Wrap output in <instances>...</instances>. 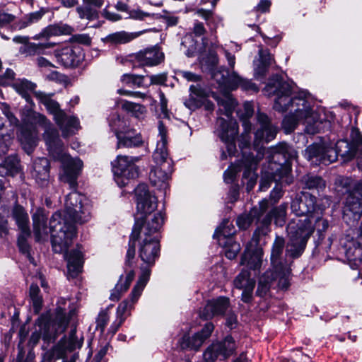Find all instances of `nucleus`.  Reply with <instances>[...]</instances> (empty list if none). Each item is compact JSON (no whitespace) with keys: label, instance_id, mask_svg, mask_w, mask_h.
I'll list each match as a JSON object with an SVG mask.
<instances>
[{"label":"nucleus","instance_id":"1","mask_svg":"<svg viewBox=\"0 0 362 362\" xmlns=\"http://www.w3.org/2000/svg\"><path fill=\"white\" fill-rule=\"evenodd\" d=\"M266 91L269 93L274 92L276 95L274 105V108L276 111L290 112L282 122L286 134L293 132L300 122L305 125V130L309 134H315L320 132L322 127L329 126V119L321 118L317 112L313 111L312 102L310 101L307 93L303 91L297 95L291 96V85L279 79L273 83H269L266 86Z\"/></svg>","mask_w":362,"mask_h":362},{"label":"nucleus","instance_id":"2","mask_svg":"<svg viewBox=\"0 0 362 362\" xmlns=\"http://www.w3.org/2000/svg\"><path fill=\"white\" fill-rule=\"evenodd\" d=\"M84 197L74 191L65 199L64 216L55 212L49 221L52 250L56 253L66 252L76 235L74 223H83L90 218L89 207L83 204Z\"/></svg>","mask_w":362,"mask_h":362},{"label":"nucleus","instance_id":"3","mask_svg":"<svg viewBox=\"0 0 362 362\" xmlns=\"http://www.w3.org/2000/svg\"><path fill=\"white\" fill-rule=\"evenodd\" d=\"M291 209L297 216L303 218L293 219L287 226L289 240L287 243L286 252L293 258L298 257L303 253L307 241L314 231L311 224L313 213L322 211L324 208L316 204V197L308 193H303L296 196L292 201Z\"/></svg>","mask_w":362,"mask_h":362},{"label":"nucleus","instance_id":"4","mask_svg":"<svg viewBox=\"0 0 362 362\" xmlns=\"http://www.w3.org/2000/svg\"><path fill=\"white\" fill-rule=\"evenodd\" d=\"M351 142L339 140L334 145L329 141L310 145L305 151L308 160L318 165H329L340 156L344 161L356 157L358 166L362 170V134L357 127H352L350 133Z\"/></svg>","mask_w":362,"mask_h":362},{"label":"nucleus","instance_id":"5","mask_svg":"<svg viewBox=\"0 0 362 362\" xmlns=\"http://www.w3.org/2000/svg\"><path fill=\"white\" fill-rule=\"evenodd\" d=\"M164 222V217L160 214L152 218V226L148 223L144 227H140V222L134 224L130 236L129 248L126 255V265L132 267L135 257V241H139V257L148 266L154 264L158 257L160 245L155 234L160 228Z\"/></svg>","mask_w":362,"mask_h":362},{"label":"nucleus","instance_id":"6","mask_svg":"<svg viewBox=\"0 0 362 362\" xmlns=\"http://www.w3.org/2000/svg\"><path fill=\"white\" fill-rule=\"evenodd\" d=\"M34 119L36 123L45 128L43 137L50 156L54 160L62 163L63 168L62 180L68 182L71 188H74L76 185V179L83 168L82 160L78 158H72L66 153L58 131L49 126V122L44 115L37 114L34 116Z\"/></svg>","mask_w":362,"mask_h":362},{"label":"nucleus","instance_id":"7","mask_svg":"<svg viewBox=\"0 0 362 362\" xmlns=\"http://www.w3.org/2000/svg\"><path fill=\"white\" fill-rule=\"evenodd\" d=\"M286 206L281 204L274 208L261 220V226H258L254 232L251 240L246 245L245 250L241 257V264L246 265L254 271L259 269L262 262L261 249L259 247V238L261 235H266L269 233V226L273 218L276 226H283L286 222Z\"/></svg>","mask_w":362,"mask_h":362},{"label":"nucleus","instance_id":"8","mask_svg":"<svg viewBox=\"0 0 362 362\" xmlns=\"http://www.w3.org/2000/svg\"><path fill=\"white\" fill-rule=\"evenodd\" d=\"M268 151L270 154L269 165L267 169L262 171L259 187L260 191H266L273 181L285 185L293 182V177L291 175V168L286 162V154L288 151L287 144L280 143L271 147Z\"/></svg>","mask_w":362,"mask_h":362},{"label":"nucleus","instance_id":"9","mask_svg":"<svg viewBox=\"0 0 362 362\" xmlns=\"http://www.w3.org/2000/svg\"><path fill=\"white\" fill-rule=\"evenodd\" d=\"M158 132L160 137L157 142L156 148L153 154L156 163L149 173L151 183L160 189L165 190L168 186V180L173 172V161L168 157L167 149L166 133L167 130L162 122L158 123Z\"/></svg>","mask_w":362,"mask_h":362},{"label":"nucleus","instance_id":"10","mask_svg":"<svg viewBox=\"0 0 362 362\" xmlns=\"http://www.w3.org/2000/svg\"><path fill=\"white\" fill-rule=\"evenodd\" d=\"M69 322L65 310L58 307L55 310V315L51 319L47 315H41L37 322V327L29 339V344L35 346L40 338L45 341L54 340L59 334L64 332Z\"/></svg>","mask_w":362,"mask_h":362},{"label":"nucleus","instance_id":"11","mask_svg":"<svg viewBox=\"0 0 362 362\" xmlns=\"http://www.w3.org/2000/svg\"><path fill=\"white\" fill-rule=\"evenodd\" d=\"M243 132L240 138L239 147L243 151V167L244 168L243 178L248 179L247 189L249 191L252 189L255 184L257 175L255 170L259 162L263 158L264 155V149L258 146V148L254 145V150L256 155L253 152H247L245 149L250 148V133L252 124L250 121L244 120L243 123Z\"/></svg>","mask_w":362,"mask_h":362},{"label":"nucleus","instance_id":"12","mask_svg":"<svg viewBox=\"0 0 362 362\" xmlns=\"http://www.w3.org/2000/svg\"><path fill=\"white\" fill-rule=\"evenodd\" d=\"M151 269L146 267H141V275L136 284L133 288L129 299L121 302L116 311V319L110 327V332L115 334L120 326L124 323L127 316L130 315V312L134 308V305L141 296L144 288L149 280Z\"/></svg>","mask_w":362,"mask_h":362},{"label":"nucleus","instance_id":"13","mask_svg":"<svg viewBox=\"0 0 362 362\" xmlns=\"http://www.w3.org/2000/svg\"><path fill=\"white\" fill-rule=\"evenodd\" d=\"M33 93L36 98L54 115L64 137L70 136L76 133L79 128L78 119L75 117L68 116L60 109L59 103L52 98L53 93L47 94L42 91H35Z\"/></svg>","mask_w":362,"mask_h":362},{"label":"nucleus","instance_id":"14","mask_svg":"<svg viewBox=\"0 0 362 362\" xmlns=\"http://www.w3.org/2000/svg\"><path fill=\"white\" fill-rule=\"evenodd\" d=\"M336 185L347 193L344 210V218L353 215L356 220L362 215V180H355L347 177H339Z\"/></svg>","mask_w":362,"mask_h":362},{"label":"nucleus","instance_id":"15","mask_svg":"<svg viewBox=\"0 0 362 362\" xmlns=\"http://www.w3.org/2000/svg\"><path fill=\"white\" fill-rule=\"evenodd\" d=\"M135 197L136 202V214L135 215V224L140 222V227H144L148 223L152 226V218L155 216L163 214L159 212L152 215L151 214L157 208V199L152 194L146 185L140 184L135 189Z\"/></svg>","mask_w":362,"mask_h":362},{"label":"nucleus","instance_id":"16","mask_svg":"<svg viewBox=\"0 0 362 362\" xmlns=\"http://www.w3.org/2000/svg\"><path fill=\"white\" fill-rule=\"evenodd\" d=\"M139 160V157L118 156L117 159L112 162L115 180L119 187H124L128 184L129 180L138 177L139 170L136 163Z\"/></svg>","mask_w":362,"mask_h":362},{"label":"nucleus","instance_id":"17","mask_svg":"<svg viewBox=\"0 0 362 362\" xmlns=\"http://www.w3.org/2000/svg\"><path fill=\"white\" fill-rule=\"evenodd\" d=\"M83 343V334H78L76 327H74L71 329L69 335L65 337L57 346L45 354L44 359L49 361L55 358L62 359L64 358L66 351L71 352L79 349L81 348Z\"/></svg>","mask_w":362,"mask_h":362},{"label":"nucleus","instance_id":"18","mask_svg":"<svg viewBox=\"0 0 362 362\" xmlns=\"http://www.w3.org/2000/svg\"><path fill=\"white\" fill-rule=\"evenodd\" d=\"M213 78L220 85L227 90H233L238 87L243 90H251L257 92L258 88L250 81L241 78L235 71L230 72L229 70L222 69L213 74Z\"/></svg>","mask_w":362,"mask_h":362},{"label":"nucleus","instance_id":"19","mask_svg":"<svg viewBox=\"0 0 362 362\" xmlns=\"http://www.w3.org/2000/svg\"><path fill=\"white\" fill-rule=\"evenodd\" d=\"M216 124L218 126V135L226 144L229 156L235 155L236 152L235 141L238 133L237 122L231 118H229L228 120L218 118Z\"/></svg>","mask_w":362,"mask_h":362},{"label":"nucleus","instance_id":"20","mask_svg":"<svg viewBox=\"0 0 362 362\" xmlns=\"http://www.w3.org/2000/svg\"><path fill=\"white\" fill-rule=\"evenodd\" d=\"M238 344L231 336L226 337L222 341L213 343L204 353L206 362H214L219 356L227 358L236 350Z\"/></svg>","mask_w":362,"mask_h":362},{"label":"nucleus","instance_id":"21","mask_svg":"<svg viewBox=\"0 0 362 362\" xmlns=\"http://www.w3.org/2000/svg\"><path fill=\"white\" fill-rule=\"evenodd\" d=\"M257 122L259 128L255 134L254 145L257 148L263 142H269L273 140L277 134V127L273 124L267 115L263 113L257 115Z\"/></svg>","mask_w":362,"mask_h":362},{"label":"nucleus","instance_id":"22","mask_svg":"<svg viewBox=\"0 0 362 362\" xmlns=\"http://www.w3.org/2000/svg\"><path fill=\"white\" fill-rule=\"evenodd\" d=\"M234 286L242 292V300L246 303H250L253 298V290L255 281L251 278L247 269H243L233 281Z\"/></svg>","mask_w":362,"mask_h":362},{"label":"nucleus","instance_id":"23","mask_svg":"<svg viewBox=\"0 0 362 362\" xmlns=\"http://www.w3.org/2000/svg\"><path fill=\"white\" fill-rule=\"evenodd\" d=\"M214 330V325L211 323H206L201 332L196 333L192 337L185 335L180 341V347L182 349H190L198 350L204 341L210 337Z\"/></svg>","mask_w":362,"mask_h":362},{"label":"nucleus","instance_id":"24","mask_svg":"<svg viewBox=\"0 0 362 362\" xmlns=\"http://www.w3.org/2000/svg\"><path fill=\"white\" fill-rule=\"evenodd\" d=\"M269 208V202L267 199H262L259 202V206L254 207L248 214H243L238 217L236 223L241 229L247 228L251 223L256 220L260 221L262 216Z\"/></svg>","mask_w":362,"mask_h":362},{"label":"nucleus","instance_id":"25","mask_svg":"<svg viewBox=\"0 0 362 362\" xmlns=\"http://www.w3.org/2000/svg\"><path fill=\"white\" fill-rule=\"evenodd\" d=\"M129 18L138 21L160 18L164 21L168 26H175L179 22V17L165 10L163 11V14L158 16L155 13L144 12L139 8L132 9L129 11Z\"/></svg>","mask_w":362,"mask_h":362},{"label":"nucleus","instance_id":"26","mask_svg":"<svg viewBox=\"0 0 362 362\" xmlns=\"http://www.w3.org/2000/svg\"><path fill=\"white\" fill-rule=\"evenodd\" d=\"M136 62L141 66H156L164 59V54L158 47L141 50L136 54Z\"/></svg>","mask_w":362,"mask_h":362},{"label":"nucleus","instance_id":"27","mask_svg":"<svg viewBox=\"0 0 362 362\" xmlns=\"http://www.w3.org/2000/svg\"><path fill=\"white\" fill-rule=\"evenodd\" d=\"M79 47L66 46L54 51L57 62L66 67L74 66L80 61Z\"/></svg>","mask_w":362,"mask_h":362},{"label":"nucleus","instance_id":"28","mask_svg":"<svg viewBox=\"0 0 362 362\" xmlns=\"http://www.w3.org/2000/svg\"><path fill=\"white\" fill-rule=\"evenodd\" d=\"M229 306V299L226 297H218L207 302L201 317L204 319H209L216 315H223Z\"/></svg>","mask_w":362,"mask_h":362},{"label":"nucleus","instance_id":"29","mask_svg":"<svg viewBox=\"0 0 362 362\" xmlns=\"http://www.w3.org/2000/svg\"><path fill=\"white\" fill-rule=\"evenodd\" d=\"M32 218L35 239L37 241H40L45 238L48 235L47 215L43 209H38L33 214Z\"/></svg>","mask_w":362,"mask_h":362},{"label":"nucleus","instance_id":"30","mask_svg":"<svg viewBox=\"0 0 362 362\" xmlns=\"http://www.w3.org/2000/svg\"><path fill=\"white\" fill-rule=\"evenodd\" d=\"M65 258L67 261V269L69 275L74 278L81 271L83 259V254L79 250H73L70 253L65 255Z\"/></svg>","mask_w":362,"mask_h":362},{"label":"nucleus","instance_id":"31","mask_svg":"<svg viewBox=\"0 0 362 362\" xmlns=\"http://www.w3.org/2000/svg\"><path fill=\"white\" fill-rule=\"evenodd\" d=\"M117 148H134L143 144V140L140 134H136L129 129L125 132L117 133Z\"/></svg>","mask_w":362,"mask_h":362},{"label":"nucleus","instance_id":"32","mask_svg":"<svg viewBox=\"0 0 362 362\" xmlns=\"http://www.w3.org/2000/svg\"><path fill=\"white\" fill-rule=\"evenodd\" d=\"M11 215L21 232L28 234L30 230V220L25 209L18 203H16L12 209Z\"/></svg>","mask_w":362,"mask_h":362},{"label":"nucleus","instance_id":"33","mask_svg":"<svg viewBox=\"0 0 362 362\" xmlns=\"http://www.w3.org/2000/svg\"><path fill=\"white\" fill-rule=\"evenodd\" d=\"M189 90L191 93L185 105L189 110H194L203 106L206 96L202 88L195 86H191Z\"/></svg>","mask_w":362,"mask_h":362},{"label":"nucleus","instance_id":"34","mask_svg":"<svg viewBox=\"0 0 362 362\" xmlns=\"http://www.w3.org/2000/svg\"><path fill=\"white\" fill-rule=\"evenodd\" d=\"M33 177L37 182L45 185L49 177V161L45 158H39L34 163Z\"/></svg>","mask_w":362,"mask_h":362},{"label":"nucleus","instance_id":"35","mask_svg":"<svg viewBox=\"0 0 362 362\" xmlns=\"http://www.w3.org/2000/svg\"><path fill=\"white\" fill-rule=\"evenodd\" d=\"M36 86L35 83L25 78L18 79L12 84L13 89L29 103L32 102L30 93Z\"/></svg>","mask_w":362,"mask_h":362},{"label":"nucleus","instance_id":"36","mask_svg":"<svg viewBox=\"0 0 362 362\" xmlns=\"http://www.w3.org/2000/svg\"><path fill=\"white\" fill-rule=\"evenodd\" d=\"M279 268H272L271 273L272 281H276L278 287L281 289H287L289 286V275L291 270L286 265H280Z\"/></svg>","mask_w":362,"mask_h":362},{"label":"nucleus","instance_id":"37","mask_svg":"<svg viewBox=\"0 0 362 362\" xmlns=\"http://www.w3.org/2000/svg\"><path fill=\"white\" fill-rule=\"evenodd\" d=\"M71 28L70 26L64 24L51 25L45 28L41 33L33 37L34 40L41 38H48L51 36H57L70 33Z\"/></svg>","mask_w":362,"mask_h":362},{"label":"nucleus","instance_id":"38","mask_svg":"<svg viewBox=\"0 0 362 362\" xmlns=\"http://www.w3.org/2000/svg\"><path fill=\"white\" fill-rule=\"evenodd\" d=\"M139 35L140 33L116 32L106 36L104 41L112 45L125 44L135 39Z\"/></svg>","mask_w":362,"mask_h":362},{"label":"nucleus","instance_id":"39","mask_svg":"<svg viewBox=\"0 0 362 362\" xmlns=\"http://www.w3.org/2000/svg\"><path fill=\"white\" fill-rule=\"evenodd\" d=\"M285 245L284 239L281 237L276 236L272 249L271 254V263L272 268H279L280 265H284L281 260V255H282Z\"/></svg>","mask_w":362,"mask_h":362},{"label":"nucleus","instance_id":"40","mask_svg":"<svg viewBox=\"0 0 362 362\" xmlns=\"http://www.w3.org/2000/svg\"><path fill=\"white\" fill-rule=\"evenodd\" d=\"M54 44L52 43H45V44H36L29 42V41L25 45L20 47L19 52L21 54H25V56H34L38 55L44 53V50L46 48H49L53 47Z\"/></svg>","mask_w":362,"mask_h":362},{"label":"nucleus","instance_id":"41","mask_svg":"<svg viewBox=\"0 0 362 362\" xmlns=\"http://www.w3.org/2000/svg\"><path fill=\"white\" fill-rule=\"evenodd\" d=\"M235 230L232 223L228 220H224L221 226L216 229L215 235H217L218 244L227 241L229 238H233Z\"/></svg>","mask_w":362,"mask_h":362},{"label":"nucleus","instance_id":"42","mask_svg":"<svg viewBox=\"0 0 362 362\" xmlns=\"http://www.w3.org/2000/svg\"><path fill=\"white\" fill-rule=\"evenodd\" d=\"M302 184L303 185V188L310 190L315 189L317 192L322 190L325 187V182L321 177L312 175L303 176Z\"/></svg>","mask_w":362,"mask_h":362},{"label":"nucleus","instance_id":"43","mask_svg":"<svg viewBox=\"0 0 362 362\" xmlns=\"http://www.w3.org/2000/svg\"><path fill=\"white\" fill-rule=\"evenodd\" d=\"M45 13V11L42 9L30 13L24 16L22 19H20L16 25H13V28L18 30L24 29L32 23H36L40 20Z\"/></svg>","mask_w":362,"mask_h":362},{"label":"nucleus","instance_id":"44","mask_svg":"<svg viewBox=\"0 0 362 362\" xmlns=\"http://www.w3.org/2000/svg\"><path fill=\"white\" fill-rule=\"evenodd\" d=\"M216 100L219 106L218 111L229 118L236 105L235 100L231 95H226L223 98H217Z\"/></svg>","mask_w":362,"mask_h":362},{"label":"nucleus","instance_id":"45","mask_svg":"<svg viewBox=\"0 0 362 362\" xmlns=\"http://www.w3.org/2000/svg\"><path fill=\"white\" fill-rule=\"evenodd\" d=\"M196 13L205 20L207 25L211 30H216L217 24L222 21V18L220 16H215L211 10L198 8Z\"/></svg>","mask_w":362,"mask_h":362},{"label":"nucleus","instance_id":"46","mask_svg":"<svg viewBox=\"0 0 362 362\" xmlns=\"http://www.w3.org/2000/svg\"><path fill=\"white\" fill-rule=\"evenodd\" d=\"M272 276L271 271L268 270L259 278L256 291L257 296L263 297L267 295L272 283L273 278H271Z\"/></svg>","mask_w":362,"mask_h":362},{"label":"nucleus","instance_id":"47","mask_svg":"<svg viewBox=\"0 0 362 362\" xmlns=\"http://www.w3.org/2000/svg\"><path fill=\"white\" fill-rule=\"evenodd\" d=\"M19 139L28 153H31L37 144L36 136L30 132L22 131Z\"/></svg>","mask_w":362,"mask_h":362},{"label":"nucleus","instance_id":"48","mask_svg":"<svg viewBox=\"0 0 362 362\" xmlns=\"http://www.w3.org/2000/svg\"><path fill=\"white\" fill-rule=\"evenodd\" d=\"M121 107L127 112H131L134 117L139 118L146 112V107L139 103H135L128 100H121Z\"/></svg>","mask_w":362,"mask_h":362},{"label":"nucleus","instance_id":"49","mask_svg":"<svg viewBox=\"0 0 362 362\" xmlns=\"http://www.w3.org/2000/svg\"><path fill=\"white\" fill-rule=\"evenodd\" d=\"M225 249L226 257L229 259H233L240 250V245L233 238H229L227 241L219 244Z\"/></svg>","mask_w":362,"mask_h":362},{"label":"nucleus","instance_id":"50","mask_svg":"<svg viewBox=\"0 0 362 362\" xmlns=\"http://www.w3.org/2000/svg\"><path fill=\"white\" fill-rule=\"evenodd\" d=\"M40 290L37 284H32L30 287V297L35 313H38L42 305V298L40 294Z\"/></svg>","mask_w":362,"mask_h":362},{"label":"nucleus","instance_id":"51","mask_svg":"<svg viewBox=\"0 0 362 362\" xmlns=\"http://www.w3.org/2000/svg\"><path fill=\"white\" fill-rule=\"evenodd\" d=\"M3 165L11 175H14L20 171L19 159L16 155H11L6 158Z\"/></svg>","mask_w":362,"mask_h":362},{"label":"nucleus","instance_id":"52","mask_svg":"<svg viewBox=\"0 0 362 362\" xmlns=\"http://www.w3.org/2000/svg\"><path fill=\"white\" fill-rule=\"evenodd\" d=\"M18 21V17L13 13H10L6 11H0V28H10L11 30H15L13 28V25H16Z\"/></svg>","mask_w":362,"mask_h":362},{"label":"nucleus","instance_id":"53","mask_svg":"<svg viewBox=\"0 0 362 362\" xmlns=\"http://www.w3.org/2000/svg\"><path fill=\"white\" fill-rule=\"evenodd\" d=\"M77 12L79 17L82 19L94 20L98 17V11L91 5L83 4L82 6L77 8Z\"/></svg>","mask_w":362,"mask_h":362},{"label":"nucleus","instance_id":"54","mask_svg":"<svg viewBox=\"0 0 362 362\" xmlns=\"http://www.w3.org/2000/svg\"><path fill=\"white\" fill-rule=\"evenodd\" d=\"M110 126L112 131L115 132L116 136H117V133L119 132H125L129 128L126 126V122L117 114H114L112 115Z\"/></svg>","mask_w":362,"mask_h":362},{"label":"nucleus","instance_id":"55","mask_svg":"<svg viewBox=\"0 0 362 362\" xmlns=\"http://www.w3.org/2000/svg\"><path fill=\"white\" fill-rule=\"evenodd\" d=\"M144 78V76L141 75L125 74L122 76L121 81L124 84L129 86L141 87L143 86Z\"/></svg>","mask_w":362,"mask_h":362},{"label":"nucleus","instance_id":"56","mask_svg":"<svg viewBox=\"0 0 362 362\" xmlns=\"http://www.w3.org/2000/svg\"><path fill=\"white\" fill-rule=\"evenodd\" d=\"M130 284H131L127 282L125 280L123 281L121 279L111 293L110 299L112 300H118L120 298L121 293L125 292L129 288Z\"/></svg>","mask_w":362,"mask_h":362},{"label":"nucleus","instance_id":"57","mask_svg":"<svg viewBox=\"0 0 362 362\" xmlns=\"http://www.w3.org/2000/svg\"><path fill=\"white\" fill-rule=\"evenodd\" d=\"M110 315L107 310H101L96 318V329H100L103 333L109 322Z\"/></svg>","mask_w":362,"mask_h":362},{"label":"nucleus","instance_id":"58","mask_svg":"<svg viewBox=\"0 0 362 362\" xmlns=\"http://www.w3.org/2000/svg\"><path fill=\"white\" fill-rule=\"evenodd\" d=\"M28 334V328L26 327V326L25 325H22L18 332L19 344L18 345V349L19 350V352H18V354L17 356L18 360L23 359V358L24 351H23V348L21 346V344L25 341Z\"/></svg>","mask_w":362,"mask_h":362},{"label":"nucleus","instance_id":"59","mask_svg":"<svg viewBox=\"0 0 362 362\" xmlns=\"http://www.w3.org/2000/svg\"><path fill=\"white\" fill-rule=\"evenodd\" d=\"M322 211H318L317 213H316L317 215L315 216H314L313 218H311V223L313 221H315V228L320 233L325 231L328 228V221L325 219L322 218L319 214H321Z\"/></svg>","mask_w":362,"mask_h":362},{"label":"nucleus","instance_id":"60","mask_svg":"<svg viewBox=\"0 0 362 362\" xmlns=\"http://www.w3.org/2000/svg\"><path fill=\"white\" fill-rule=\"evenodd\" d=\"M240 170V166H230L223 174L224 180L227 183H230L233 181L235 177L236 174L238 171Z\"/></svg>","mask_w":362,"mask_h":362},{"label":"nucleus","instance_id":"61","mask_svg":"<svg viewBox=\"0 0 362 362\" xmlns=\"http://www.w3.org/2000/svg\"><path fill=\"white\" fill-rule=\"evenodd\" d=\"M284 183L277 182L270 193V199L274 203L277 202L279 199L283 196L282 185Z\"/></svg>","mask_w":362,"mask_h":362},{"label":"nucleus","instance_id":"62","mask_svg":"<svg viewBox=\"0 0 362 362\" xmlns=\"http://www.w3.org/2000/svg\"><path fill=\"white\" fill-rule=\"evenodd\" d=\"M259 62L267 66H269L274 62V59L268 50L260 49L259 51Z\"/></svg>","mask_w":362,"mask_h":362},{"label":"nucleus","instance_id":"63","mask_svg":"<svg viewBox=\"0 0 362 362\" xmlns=\"http://www.w3.org/2000/svg\"><path fill=\"white\" fill-rule=\"evenodd\" d=\"M244 113L240 116V119L243 122L244 120L249 121L248 119L253 115L254 110L250 103L246 102L243 105Z\"/></svg>","mask_w":362,"mask_h":362},{"label":"nucleus","instance_id":"64","mask_svg":"<svg viewBox=\"0 0 362 362\" xmlns=\"http://www.w3.org/2000/svg\"><path fill=\"white\" fill-rule=\"evenodd\" d=\"M149 78L151 80V85H163L166 82L167 80L165 74L151 75Z\"/></svg>","mask_w":362,"mask_h":362}]
</instances>
